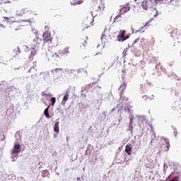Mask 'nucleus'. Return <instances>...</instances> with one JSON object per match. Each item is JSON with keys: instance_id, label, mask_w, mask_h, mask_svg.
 I'll return each mask as SVG.
<instances>
[{"instance_id": "nucleus-8", "label": "nucleus", "mask_w": 181, "mask_h": 181, "mask_svg": "<svg viewBox=\"0 0 181 181\" xmlns=\"http://www.w3.org/2000/svg\"><path fill=\"white\" fill-rule=\"evenodd\" d=\"M121 33L117 36V40L119 42H124V40H127L128 37H129L128 35L125 36V30L120 31Z\"/></svg>"}, {"instance_id": "nucleus-31", "label": "nucleus", "mask_w": 181, "mask_h": 181, "mask_svg": "<svg viewBox=\"0 0 181 181\" xmlns=\"http://www.w3.org/2000/svg\"><path fill=\"white\" fill-rule=\"evenodd\" d=\"M129 119H130V125H132V122L134 121V116H130Z\"/></svg>"}, {"instance_id": "nucleus-30", "label": "nucleus", "mask_w": 181, "mask_h": 181, "mask_svg": "<svg viewBox=\"0 0 181 181\" xmlns=\"http://www.w3.org/2000/svg\"><path fill=\"white\" fill-rule=\"evenodd\" d=\"M25 9H22L21 11H20V13H18V15H25Z\"/></svg>"}, {"instance_id": "nucleus-24", "label": "nucleus", "mask_w": 181, "mask_h": 181, "mask_svg": "<svg viewBox=\"0 0 181 181\" xmlns=\"http://www.w3.org/2000/svg\"><path fill=\"white\" fill-rule=\"evenodd\" d=\"M101 39L102 40H108V36L107 35V34L105 33H103L102 34V36H101Z\"/></svg>"}, {"instance_id": "nucleus-27", "label": "nucleus", "mask_w": 181, "mask_h": 181, "mask_svg": "<svg viewBox=\"0 0 181 181\" xmlns=\"http://www.w3.org/2000/svg\"><path fill=\"white\" fill-rule=\"evenodd\" d=\"M63 69L62 68H57L54 69V73H59V71H62Z\"/></svg>"}, {"instance_id": "nucleus-39", "label": "nucleus", "mask_w": 181, "mask_h": 181, "mask_svg": "<svg viewBox=\"0 0 181 181\" xmlns=\"http://www.w3.org/2000/svg\"><path fill=\"white\" fill-rule=\"evenodd\" d=\"M124 53H127V51H124Z\"/></svg>"}, {"instance_id": "nucleus-15", "label": "nucleus", "mask_w": 181, "mask_h": 181, "mask_svg": "<svg viewBox=\"0 0 181 181\" xmlns=\"http://www.w3.org/2000/svg\"><path fill=\"white\" fill-rule=\"evenodd\" d=\"M180 36V34L177 33V30H174L171 33V37H173L174 39H179V37Z\"/></svg>"}, {"instance_id": "nucleus-5", "label": "nucleus", "mask_w": 181, "mask_h": 181, "mask_svg": "<svg viewBox=\"0 0 181 181\" xmlns=\"http://www.w3.org/2000/svg\"><path fill=\"white\" fill-rule=\"evenodd\" d=\"M12 1L9 0H0V5H4V10L6 11H9L11 8H12Z\"/></svg>"}, {"instance_id": "nucleus-19", "label": "nucleus", "mask_w": 181, "mask_h": 181, "mask_svg": "<svg viewBox=\"0 0 181 181\" xmlns=\"http://www.w3.org/2000/svg\"><path fill=\"white\" fill-rule=\"evenodd\" d=\"M71 4V5H81V4H83V0H72Z\"/></svg>"}, {"instance_id": "nucleus-13", "label": "nucleus", "mask_w": 181, "mask_h": 181, "mask_svg": "<svg viewBox=\"0 0 181 181\" xmlns=\"http://www.w3.org/2000/svg\"><path fill=\"white\" fill-rule=\"evenodd\" d=\"M36 49L31 48V51H30V54L29 55V61L32 62V60H33V57H35V56H36Z\"/></svg>"}, {"instance_id": "nucleus-25", "label": "nucleus", "mask_w": 181, "mask_h": 181, "mask_svg": "<svg viewBox=\"0 0 181 181\" xmlns=\"http://www.w3.org/2000/svg\"><path fill=\"white\" fill-rule=\"evenodd\" d=\"M165 143L167 144V145L165 148V151H169V148H170V144H169V140L165 139Z\"/></svg>"}, {"instance_id": "nucleus-20", "label": "nucleus", "mask_w": 181, "mask_h": 181, "mask_svg": "<svg viewBox=\"0 0 181 181\" xmlns=\"http://www.w3.org/2000/svg\"><path fill=\"white\" fill-rule=\"evenodd\" d=\"M59 121L56 122L54 126V132H57V134H59Z\"/></svg>"}, {"instance_id": "nucleus-28", "label": "nucleus", "mask_w": 181, "mask_h": 181, "mask_svg": "<svg viewBox=\"0 0 181 181\" xmlns=\"http://www.w3.org/2000/svg\"><path fill=\"white\" fill-rule=\"evenodd\" d=\"M51 102H52V105H54V104L56 103V98L52 97L51 98Z\"/></svg>"}, {"instance_id": "nucleus-2", "label": "nucleus", "mask_w": 181, "mask_h": 181, "mask_svg": "<svg viewBox=\"0 0 181 181\" xmlns=\"http://www.w3.org/2000/svg\"><path fill=\"white\" fill-rule=\"evenodd\" d=\"M70 51L69 48H64V49L59 50L56 52L54 47H49L47 51L45 52L46 59L48 61L59 62L62 60V57L66 54H69Z\"/></svg>"}, {"instance_id": "nucleus-14", "label": "nucleus", "mask_w": 181, "mask_h": 181, "mask_svg": "<svg viewBox=\"0 0 181 181\" xmlns=\"http://www.w3.org/2000/svg\"><path fill=\"white\" fill-rule=\"evenodd\" d=\"M130 9H131V7L129 6H124L121 8L120 13H122V14L127 13V12H129V11H130Z\"/></svg>"}, {"instance_id": "nucleus-16", "label": "nucleus", "mask_w": 181, "mask_h": 181, "mask_svg": "<svg viewBox=\"0 0 181 181\" xmlns=\"http://www.w3.org/2000/svg\"><path fill=\"white\" fill-rule=\"evenodd\" d=\"M69 97H70V95L68 93H66L62 101V105H66V103L67 102V100H69Z\"/></svg>"}, {"instance_id": "nucleus-10", "label": "nucleus", "mask_w": 181, "mask_h": 181, "mask_svg": "<svg viewBox=\"0 0 181 181\" xmlns=\"http://www.w3.org/2000/svg\"><path fill=\"white\" fill-rule=\"evenodd\" d=\"M125 152L129 155V156H131L132 155V145L128 144L125 147Z\"/></svg>"}, {"instance_id": "nucleus-38", "label": "nucleus", "mask_w": 181, "mask_h": 181, "mask_svg": "<svg viewBox=\"0 0 181 181\" xmlns=\"http://www.w3.org/2000/svg\"><path fill=\"white\" fill-rule=\"evenodd\" d=\"M144 26H148V23H146V25Z\"/></svg>"}, {"instance_id": "nucleus-37", "label": "nucleus", "mask_w": 181, "mask_h": 181, "mask_svg": "<svg viewBox=\"0 0 181 181\" xmlns=\"http://www.w3.org/2000/svg\"><path fill=\"white\" fill-rule=\"evenodd\" d=\"M96 88H101V87H100V86H96Z\"/></svg>"}, {"instance_id": "nucleus-33", "label": "nucleus", "mask_w": 181, "mask_h": 181, "mask_svg": "<svg viewBox=\"0 0 181 181\" xmlns=\"http://www.w3.org/2000/svg\"><path fill=\"white\" fill-rule=\"evenodd\" d=\"M153 11H154V12H156V13L153 14V16H155V17L158 16V11H156V8H153Z\"/></svg>"}, {"instance_id": "nucleus-17", "label": "nucleus", "mask_w": 181, "mask_h": 181, "mask_svg": "<svg viewBox=\"0 0 181 181\" xmlns=\"http://www.w3.org/2000/svg\"><path fill=\"white\" fill-rule=\"evenodd\" d=\"M13 53L14 57L16 56H19V54H21V49L19 48V47H18L16 49H14Z\"/></svg>"}, {"instance_id": "nucleus-1", "label": "nucleus", "mask_w": 181, "mask_h": 181, "mask_svg": "<svg viewBox=\"0 0 181 181\" xmlns=\"http://www.w3.org/2000/svg\"><path fill=\"white\" fill-rule=\"evenodd\" d=\"M93 1V6L92 11H90L92 17L87 18L82 24V28L83 29H88L93 26V22H94V18L98 15V12H104L105 11V4L104 1H101L98 5H97V0Z\"/></svg>"}, {"instance_id": "nucleus-7", "label": "nucleus", "mask_w": 181, "mask_h": 181, "mask_svg": "<svg viewBox=\"0 0 181 181\" xmlns=\"http://www.w3.org/2000/svg\"><path fill=\"white\" fill-rule=\"evenodd\" d=\"M126 89H127V83L123 82L119 88L120 98H122V95H124V93H125Z\"/></svg>"}, {"instance_id": "nucleus-26", "label": "nucleus", "mask_w": 181, "mask_h": 181, "mask_svg": "<svg viewBox=\"0 0 181 181\" xmlns=\"http://www.w3.org/2000/svg\"><path fill=\"white\" fill-rule=\"evenodd\" d=\"M119 19H121V15L117 16L114 19V22H119Z\"/></svg>"}, {"instance_id": "nucleus-35", "label": "nucleus", "mask_w": 181, "mask_h": 181, "mask_svg": "<svg viewBox=\"0 0 181 181\" xmlns=\"http://www.w3.org/2000/svg\"><path fill=\"white\" fill-rule=\"evenodd\" d=\"M23 22H29V23H30V20H25V21L24 20Z\"/></svg>"}, {"instance_id": "nucleus-23", "label": "nucleus", "mask_w": 181, "mask_h": 181, "mask_svg": "<svg viewBox=\"0 0 181 181\" xmlns=\"http://www.w3.org/2000/svg\"><path fill=\"white\" fill-rule=\"evenodd\" d=\"M33 66L30 68V72L32 71V69H33V70H36V69L37 67V62H33Z\"/></svg>"}, {"instance_id": "nucleus-32", "label": "nucleus", "mask_w": 181, "mask_h": 181, "mask_svg": "<svg viewBox=\"0 0 181 181\" xmlns=\"http://www.w3.org/2000/svg\"><path fill=\"white\" fill-rule=\"evenodd\" d=\"M179 180V177L177 176V177H175L173 180H170V181H177Z\"/></svg>"}, {"instance_id": "nucleus-11", "label": "nucleus", "mask_w": 181, "mask_h": 181, "mask_svg": "<svg viewBox=\"0 0 181 181\" xmlns=\"http://www.w3.org/2000/svg\"><path fill=\"white\" fill-rule=\"evenodd\" d=\"M88 40V37H83V38L80 39V43H81V47H85V46H87V41Z\"/></svg>"}, {"instance_id": "nucleus-9", "label": "nucleus", "mask_w": 181, "mask_h": 181, "mask_svg": "<svg viewBox=\"0 0 181 181\" xmlns=\"http://www.w3.org/2000/svg\"><path fill=\"white\" fill-rule=\"evenodd\" d=\"M21 152V144H16L14 145L13 149L11 150V155H15Z\"/></svg>"}, {"instance_id": "nucleus-18", "label": "nucleus", "mask_w": 181, "mask_h": 181, "mask_svg": "<svg viewBox=\"0 0 181 181\" xmlns=\"http://www.w3.org/2000/svg\"><path fill=\"white\" fill-rule=\"evenodd\" d=\"M170 5H173V6H180L178 0H170Z\"/></svg>"}, {"instance_id": "nucleus-29", "label": "nucleus", "mask_w": 181, "mask_h": 181, "mask_svg": "<svg viewBox=\"0 0 181 181\" xmlns=\"http://www.w3.org/2000/svg\"><path fill=\"white\" fill-rule=\"evenodd\" d=\"M153 4H159V2H163V0H153Z\"/></svg>"}, {"instance_id": "nucleus-22", "label": "nucleus", "mask_w": 181, "mask_h": 181, "mask_svg": "<svg viewBox=\"0 0 181 181\" xmlns=\"http://www.w3.org/2000/svg\"><path fill=\"white\" fill-rule=\"evenodd\" d=\"M0 63L1 64H6L8 63V59L5 57H0Z\"/></svg>"}, {"instance_id": "nucleus-36", "label": "nucleus", "mask_w": 181, "mask_h": 181, "mask_svg": "<svg viewBox=\"0 0 181 181\" xmlns=\"http://www.w3.org/2000/svg\"><path fill=\"white\" fill-rule=\"evenodd\" d=\"M4 19H5L6 21H9V18H8V17H4Z\"/></svg>"}, {"instance_id": "nucleus-12", "label": "nucleus", "mask_w": 181, "mask_h": 181, "mask_svg": "<svg viewBox=\"0 0 181 181\" xmlns=\"http://www.w3.org/2000/svg\"><path fill=\"white\" fill-rule=\"evenodd\" d=\"M78 73V72H77V71L71 69L70 71H68V76H69V77H71V78H74V77H76V76H77Z\"/></svg>"}, {"instance_id": "nucleus-21", "label": "nucleus", "mask_w": 181, "mask_h": 181, "mask_svg": "<svg viewBox=\"0 0 181 181\" xmlns=\"http://www.w3.org/2000/svg\"><path fill=\"white\" fill-rule=\"evenodd\" d=\"M44 115H45L46 118H52L49 114V106L44 110Z\"/></svg>"}, {"instance_id": "nucleus-3", "label": "nucleus", "mask_w": 181, "mask_h": 181, "mask_svg": "<svg viewBox=\"0 0 181 181\" xmlns=\"http://www.w3.org/2000/svg\"><path fill=\"white\" fill-rule=\"evenodd\" d=\"M42 46V39L37 37L30 42L31 49L37 50Z\"/></svg>"}, {"instance_id": "nucleus-4", "label": "nucleus", "mask_w": 181, "mask_h": 181, "mask_svg": "<svg viewBox=\"0 0 181 181\" xmlns=\"http://www.w3.org/2000/svg\"><path fill=\"white\" fill-rule=\"evenodd\" d=\"M53 38L52 37V33L50 31H45L42 33V40L44 43H52V40Z\"/></svg>"}, {"instance_id": "nucleus-34", "label": "nucleus", "mask_w": 181, "mask_h": 181, "mask_svg": "<svg viewBox=\"0 0 181 181\" xmlns=\"http://www.w3.org/2000/svg\"><path fill=\"white\" fill-rule=\"evenodd\" d=\"M139 40V38L136 39V40L134 41L133 44L135 45V43H137Z\"/></svg>"}, {"instance_id": "nucleus-6", "label": "nucleus", "mask_w": 181, "mask_h": 181, "mask_svg": "<svg viewBox=\"0 0 181 181\" xmlns=\"http://www.w3.org/2000/svg\"><path fill=\"white\" fill-rule=\"evenodd\" d=\"M152 5H153V0H144L142 1V7L146 11L151 9V8H152Z\"/></svg>"}]
</instances>
